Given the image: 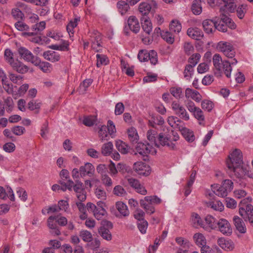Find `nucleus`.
I'll list each match as a JSON object with an SVG mask.
<instances>
[{"mask_svg":"<svg viewBox=\"0 0 253 253\" xmlns=\"http://www.w3.org/2000/svg\"><path fill=\"white\" fill-rule=\"evenodd\" d=\"M226 165L228 169L237 178H243L248 172L247 168L244 166L242 153L240 149H235L230 154Z\"/></svg>","mask_w":253,"mask_h":253,"instance_id":"obj_1","label":"nucleus"},{"mask_svg":"<svg viewBox=\"0 0 253 253\" xmlns=\"http://www.w3.org/2000/svg\"><path fill=\"white\" fill-rule=\"evenodd\" d=\"M157 135V131L155 130H149L147 133V137L151 143V145H154L157 147H159L160 145L163 146H167L170 149H173L175 144L171 143L170 138H169L166 134L161 133L158 136L157 141L156 137Z\"/></svg>","mask_w":253,"mask_h":253,"instance_id":"obj_2","label":"nucleus"},{"mask_svg":"<svg viewBox=\"0 0 253 253\" xmlns=\"http://www.w3.org/2000/svg\"><path fill=\"white\" fill-rule=\"evenodd\" d=\"M213 64L216 70L215 74H220L222 72L227 78L231 76L232 67L230 63L227 60L222 61L221 57L218 54H215L212 58Z\"/></svg>","mask_w":253,"mask_h":253,"instance_id":"obj_3","label":"nucleus"},{"mask_svg":"<svg viewBox=\"0 0 253 253\" xmlns=\"http://www.w3.org/2000/svg\"><path fill=\"white\" fill-rule=\"evenodd\" d=\"M213 192L218 197H225L233 189V182L231 180L225 179L222 185L214 184L211 185Z\"/></svg>","mask_w":253,"mask_h":253,"instance_id":"obj_4","label":"nucleus"},{"mask_svg":"<svg viewBox=\"0 0 253 253\" xmlns=\"http://www.w3.org/2000/svg\"><path fill=\"white\" fill-rule=\"evenodd\" d=\"M112 228L113 224L111 221L102 220L101 221V225L98 229V231L103 239L109 241L112 239V236L110 231Z\"/></svg>","mask_w":253,"mask_h":253,"instance_id":"obj_5","label":"nucleus"},{"mask_svg":"<svg viewBox=\"0 0 253 253\" xmlns=\"http://www.w3.org/2000/svg\"><path fill=\"white\" fill-rule=\"evenodd\" d=\"M153 149L152 146L149 143H138L135 147L134 155L137 156L139 155L141 159L147 161L148 160V155L152 152Z\"/></svg>","mask_w":253,"mask_h":253,"instance_id":"obj_6","label":"nucleus"},{"mask_svg":"<svg viewBox=\"0 0 253 253\" xmlns=\"http://www.w3.org/2000/svg\"><path fill=\"white\" fill-rule=\"evenodd\" d=\"M138 58L141 62L147 61L148 60L153 65H156L158 62L157 53L154 50L148 52L146 50H141L138 54Z\"/></svg>","mask_w":253,"mask_h":253,"instance_id":"obj_7","label":"nucleus"},{"mask_svg":"<svg viewBox=\"0 0 253 253\" xmlns=\"http://www.w3.org/2000/svg\"><path fill=\"white\" fill-rule=\"evenodd\" d=\"M239 213L245 221H249L253 226V206L251 204H247L240 207Z\"/></svg>","mask_w":253,"mask_h":253,"instance_id":"obj_8","label":"nucleus"},{"mask_svg":"<svg viewBox=\"0 0 253 253\" xmlns=\"http://www.w3.org/2000/svg\"><path fill=\"white\" fill-rule=\"evenodd\" d=\"M217 48L228 58H232L235 56V52L233 46L228 42L223 41L219 42Z\"/></svg>","mask_w":253,"mask_h":253,"instance_id":"obj_9","label":"nucleus"},{"mask_svg":"<svg viewBox=\"0 0 253 253\" xmlns=\"http://www.w3.org/2000/svg\"><path fill=\"white\" fill-rule=\"evenodd\" d=\"M20 57L24 60L31 62L33 64H36L38 60V57L34 54L28 49L24 47H20L18 50Z\"/></svg>","mask_w":253,"mask_h":253,"instance_id":"obj_10","label":"nucleus"},{"mask_svg":"<svg viewBox=\"0 0 253 253\" xmlns=\"http://www.w3.org/2000/svg\"><path fill=\"white\" fill-rule=\"evenodd\" d=\"M76 184L74 183L72 189L76 193V196L79 201L83 202L86 199V192L84 188L82 182L79 180H75Z\"/></svg>","mask_w":253,"mask_h":253,"instance_id":"obj_11","label":"nucleus"},{"mask_svg":"<svg viewBox=\"0 0 253 253\" xmlns=\"http://www.w3.org/2000/svg\"><path fill=\"white\" fill-rule=\"evenodd\" d=\"M216 228L224 235L229 236L232 233L230 223L225 219L221 218L216 222Z\"/></svg>","mask_w":253,"mask_h":253,"instance_id":"obj_12","label":"nucleus"},{"mask_svg":"<svg viewBox=\"0 0 253 253\" xmlns=\"http://www.w3.org/2000/svg\"><path fill=\"white\" fill-rule=\"evenodd\" d=\"M133 169L140 175L148 176L151 172L149 166L141 162L135 163L133 165Z\"/></svg>","mask_w":253,"mask_h":253,"instance_id":"obj_13","label":"nucleus"},{"mask_svg":"<svg viewBox=\"0 0 253 253\" xmlns=\"http://www.w3.org/2000/svg\"><path fill=\"white\" fill-rule=\"evenodd\" d=\"M172 110L175 114L178 115L181 119L185 121L189 120V116L185 109L176 102H173L171 104Z\"/></svg>","mask_w":253,"mask_h":253,"instance_id":"obj_14","label":"nucleus"},{"mask_svg":"<svg viewBox=\"0 0 253 253\" xmlns=\"http://www.w3.org/2000/svg\"><path fill=\"white\" fill-rule=\"evenodd\" d=\"M45 28V22L44 21H41L37 23L32 27V30L34 32H24L22 36L24 37H32L36 35H40L41 32Z\"/></svg>","mask_w":253,"mask_h":253,"instance_id":"obj_15","label":"nucleus"},{"mask_svg":"<svg viewBox=\"0 0 253 253\" xmlns=\"http://www.w3.org/2000/svg\"><path fill=\"white\" fill-rule=\"evenodd\" d=\"M129 29L133 33L136 34L139 32L140 26L138 20L135 16H130L127 21Z\"/></svg>","mask_w":253,"mask_h":253,"instance_id":"obj_16","label":"nucleus"},{"mask_svg":"<svg viewBox=\"0 0 253 253\" xmlns=\"http://www.w3.org/2000/svg\"><path fill=\"white\" fill-rule=\"evenodd\" d=\"M127 181L130 186L134 188L137 192L143 195L146 194L147 190L140 184L138 180L133 178H130L127 179Z\"/></svg>","mask_w":253,"mask_h":253,"instance_id":"obj_17","label":"nucleus"},{"mask_svg":"<svg viewBox=\"0 0 253 253\" xmlns=\"http://www.w3.org/2000/svg\"><path fill=\"white\" fill-rule=\"evenodd\" d=\"M216 19H217V17H214L212 20L206 19L203 21L202 23L203 27L206 33L210 34L215 31Z\"/></svg>","mask_w":253,"mask_h":253,"instance_id":"obj_18","label":"nucleus"},{"mask_svg":"<svg viewBox=\"0 0 253 253\" xmlns=\"http://www.w3.org/2000/svg\"><path fill=\"white\" fill-rule=\"evenodd\" d=\"M80 172L82 177H84L86 175L91 176L94 172V168L91 163H86L84 166L80 167Z\"/></svg>","mask_w":253,"mask_h":253,"instance_id":"obj_19","label":"nucleus"},{"mask_svg":"<svg viewBox=\"0 0 253 253\" xmlns=\"http://www.w3.org/2000/svg\"><path fill=\"white\" fill-rule=\"evenodd\" d=\"M141 23L142 30L146 35H150L152 31V23L150 19L147 17H143L141 18Z\"/></svg>","mask_w":253,"mask_h":253,"instance_id":"obj_20","label":"nucleus"},{"mask_svg":"<svg viewBox=\"0 0 253 253\" xmlns=\"http://www.w3.org/2000/svg\"><path fill=\"white\" fill-rule=\"evenodd\" d=\"M187 34L189 37L196 40H200L204 36L201 30L197 27L188 28Z\"/></svg>","mask_w":253,"mask_h":253,"instance_id":"obj_21","label":"nucleus"},{"mask_svg":"<svg viewBox=\"0 0 253 253\" xmlns=\"http://www.w3.org/2000/svg\"><path fill=\"white\" fill-rule=\"evenodd\" d=\"M44 58L52 62H57L60 59V54L54 51L48 50L43 52L42 54Z\"/></svg>","mask_w":253,"mask_h":253,"instance_id":"obj_22","label":"nucleus"},{"mask_svg":"<svg viewBox=\"0 0 253 253\" xmlns=\"http://www.w3.org/2000/svg\"><path fill=\"white\" fill-rule=\"evenodd\" d=\"M218 245L223 249L232 251L234 248V244L230 240H226L224 238H220L217 240Z\"/></svg>","mask_w":253,"mask_h":253,"instance_id":"obj_23","label":"nucleus"},{"mask_svg":"<svg viewBox=\"0 0 253 253\" xmlns=\"http://www.w3.org/2000/svg\"><path fill=\"white\" fill-rule=\"evenodd\" d=\"M178 129L187 141L192 142L194 141L195 135L193 131L182 126H178Z\"/></svg>","mask_w":253,"mask_h":253,"instance_id":"obj_24","label":"nucleus"},{"mask_svg":"<svg viewBox=\"0 0 253 253\" xmlns=\"http://www.w3.org/2000/svg\"><path fill=\"white\" fill-rule=\"evenodd\" d=\"M185 97L187 98H191L197 102H199L202 98V95L196 90L187 88L185 90Z\"/></svg>","mask_w":253,"mask_h":253,"instance_id":"obj_25","label":"nucleus"},{"mask_svg":"<svg viewBox=\"0 0 253 253\" xmlns=\"http://www.w3.org/2000/svg\"><path fill=\"white\" fill-rule=\"evenodd\" d=\"M36 64H33L36 66H38L44 73H49L52 70L51 64L47 62L42 61L41 59L38 57V60Z\"/></svg>","mask_w":253,"mask_h":253,"instance_id":"obj_26","label":"nucleus"},{"mask_svg":"<svg viewBox=\"0 0 253 253\" xmlns=\"http://www.w3.org/2000/svg\"><path fill=\"white\" fill-rule=\"evenodd\" d=\"M233 220L236 229L241 233H245L246 227L242 219L236 215L234 216Z\"/></svg>","mask_w":253,"mask_h":253,"instance_id":"obj_27","label":"nucleus"},{"mask_svg":"<svg viewBox=\"0 0 253 253\" xmlns=\"http://www.w3.org/2000/svg\"><path fill=\"white\" fill-rule=\"evenodd\" d=\"M192 221L193 226L196 228L201 227L204 229H207V227H205L204 221H202L199 215L196 213L192 214Z\"/></svg>","mask_w":253,"mask_h":253,"instance_id":"obj_28","label":"nucleus"},{"mask_svg":"<svg viewBox=\"0 0 253 253\" xmlns=\"http://www.w3.org/2000/svg\"><path fill=\"white\" fill-rule=\"evenodd\" d=\"M220 15L221 17L220 18H219L218 22L228 25V27L231 29H235L236 28V25L232 22L231 19L226 15L225 11L220 12Z\"/></svg>","mask_w":253,"mask_h":253,"instance_id":"obj_29","label":"nucleus"},{"mask_svg":"<svg viewBox=\"0 0 253 253\" xmlns=\"http://www.w3.org/2000/svg\"><path fill=\"white\" fill-rule=\"evenodd\" d=\"M11 67L14 70L21 74H24L28 71L29 68L23 63L16 61L12 64Z\"/></svg>","mask_w":253,"mask_h":253,"instance_id":"obj_30","label":"nucleus"},{"mask_svg":"<svg viewBox=\"0 0 253 253\" xmlns=\"http://www.w3.org/2000/svg\"><path fill=\"white\" fill-rule=\"evenodd\" d=\"M116 146L118 150L122 154H126L128 152L129 146L121 140L116 142Z\"/></svg>","mask_w":253,"mask_h":253,"instance_id":"obj_31","label":"nucleus"},{"mask_svg":"<svg viewBox=\"0 0 253 253\" xmlns=\"http://www.w3.org/2000/svg\"><path fill=\"white\" fill-rule=\"evenodd\" d=\"M194 240L196 245L200 247L206 246V239L204 236L200 233H196L193 236Z\"/></svg>","mask_w":253,"mask_h":253,"instance_id":"obj_32","label":"nucleus"},{"mask_svg":"<svg viewBox=\"0 0 253 253\" xmlns=\"http://www.w3.org/2000/svg\"><path fill=\"white\" fill-rule=\"evenodd\" d=\"M116 208L119 212L124 216H128L129 214V211L126 204L121 201L116 203Z\"/></svg>","mask_w":253,"mask_h":253,"instance_id":"obj_33","label":"nucleus"},{"mask_svg":"<svg viewBox=\"0 0 253 253\" xmlns=\"http://www.w3.org/2000/svg\"><path fill=\"white\" fill-rule=\"evenodd\" d=\"M152 8L150 4L147 2H142L140 3L138 6V11L142 15L146 16L148 15Z\"/></svg>","mask_w":253,"mask_h":253,"instance_id":"obj_34","label":"nucleus"},{"mask_svg":"<svg viewBox=\"0 0 253 253\" xmlns=\"http://www.w3.org/2000/svg\"><path fill=\"white\" fill-rule=\"evenodd\" d=\"M201 0H194L191 5V10L195 15H199L202 13V7Z\"/></svg>","mask_w":253,"mask_h":253,"instance_id":"obj_35","label":"nucleus"},{"mask_svg":"<svg viewBox=\"0 0 253 253\" xmlns=\"http://www.w3.org/2000/svg\"><path fill=\"white\" fill-rule=\"evenodd\" d=\"M225 4L223 6L220 8V12L222 11H229L230 12H233L236 8V4L234 2V0H230L228 2H224Z\"/></svg>","mask_w":253,"mask_h":253,"instance_id":"obj_36","label":"nucleus"},{"mask_svg":"<svg viewBox=\"0 0 253 253\" xmlns=\"http://www.w3.org/2000/svg\"><path fill=\"white\" fill-rule=\"evenodd\" d=\"M94 195L97 199L101 201H104L107 198L106 192L101 186L97 187L94 189Z\"/></svg>","mask_w":253,"mask_h":253,"instance_id":"obj_37","label":"nucleus"},{"mask_svg":"<svg viewBox=\"0 0 253 253\" xmlns=\"http://www.w3.org/2000/svg\"><path fill=\"white\" fill-rule=\"evenodd\" d=\"M113 145L111 142L104 144L101 147V153L103 155L107 156L111 155L113 151Z\"/></svg>","mask_w":253,"mask_h":253,"instance_id":"obj_38","label":"nucleus"},{"mask_svg":"<svg viewBox=\"0 0 253 253\" xmlns=\"http://www.w3.org/2000/svg\"><path fill=\"white\" fill-rule=\"evenodd\" d=\"M92 83V80L87 79L84 80L82 84L80 85L78 91L80 94H84L86 91L87 88Z\"/></svg>","mask_w":253,"mask_h":253,"instance_id":"obj_39","label":"nucleus"},{"mask_svg":"<svg viewBox=\"0 0 253 253\" xmlns=\"http://www.w3.org/2000/svg\"><path fill=\"white\" fill-rule=\"evenodd\" d=\"M117 6L119 11L122 15L126 14L130 8L129 4L126 1H119L117 2Z\"/></svg>","mask_w":253,"mask_h":253,"instance_id":"obj_40","label":"nucleus"},{"mask_svg":"<svg viewBox=\"0 0 253 253\" xmlns=\"http://www.w3.org/2000/svg\"><path fill=\"white\" fill-rule=\"evenodd\" d=\"M161 36L162 39L168 43L172 44L174 41V36L171 32L168 31H162L161 33Z\"/></svg>","mask_w":253,"mask_h":253,"instance_id":"obj_41","label":"nucleus"},{"mask_svg":"<svg viewBox=\"0 0 253 253\" xmlns=\"http://www.w3.org/2000/svg\"><path fill=\"white\" fill-rule=\"evenodd\" d=\"M169 28L171 32L178 34L181 30V25L178 20H173L169 24Z\"/></svg>","mask_w":253,"mask_h":253,"instance_id":"obj_42","label":"nucleus"},{"mask_svg":"<svg viewBox=\"0 0 253 253\" xmlns=\"http://www.w3.org/2000/svg\"><path fill=\"white\" fill-rule=\"evenodd\" d=\"M128 138L132 143H136L138 140V135L136 130L134 127H131L127 130Z\"/></svg>","mask_w":253,"mask_h":253,"instance_id":"obj_43","label":"nucleus"},{"mask_svg":"<svg viewBox=\"0 0 253 253\" xmlns=\"http://www.w3.org/2000/svg\"><path fill=\"white\" fill-rule=\"evenodd\" d=\"M80 17H75L73 20H71L69 24L67 25V31L70 35V33L72 34H74V29L78 25V22L80 21Z\"/></svg>","mask_w":253,"mask_h":253,"instance_id":"obj_44","label":"nucleus"},{"mask_svg":"<svg viewBox=\"0 0 253 253\" xmlns=\"http://www.w3.org/2000/svg\"><path fill=\"white\" fill-rule=\"evenodd\" d=\"M97 121V118L93 115L85 116L84 118L83 123L86 126H92Z\"/></svg>","mask_w":253,"mask_h":253,"instance_id":"obj_45","label":"nucleus"},{"mask_svg":"<svg viewBox=\"0 0 253 253\" xmlns=\"http://www.w3.org/2000/svg\"><path fill=\"white\" fill-rule=\"evenodd\" d=\"M168 122L171 127H177V128H178V126H181L179 124L182 123L180 119L174 116L169 117L168 118Z\"/></svg>","mask_w":253,"mask_h":253,"instance_id":"obj_46","label":"nucleus"},{"mask_svg":"<svg viewBox=\"0 0 253 253\" xmlns=\"http://www.w3.org/2000/svg\"><path fill=\"white\" fill-rule=\"evenodd\" d=\"M69 43L68 41H64L62 44L60 45L53 44L51 45L50 47L54 50H58L61 51H68L69 50Z\"/></svg>","mask_w":253,"mask_h":253,"instance_id":"obj_47","label":"nucleus"},{"mask_svg":"<svg viewBox=\"0 0 253 253\" xmlns=\"http://www.w3.org/2000/svg\"><path fill=\"white\" fill-rule=\"evenodd\" d=\"M96 65L98 67H99L102 65H106L109 62L108 58L105 55L97 54L96 55Z\"/></svg>","mask_w":253,"mask_h":253,"instance_id":"obj_48","label":"nucleus"},{"mask_svg":"<svg viewBox=\"0 0 253 253\" xmlns=\"http://www.w3.org/2000/svg\"><path fill=\"white\" fill-rule=\"evenodd\" d=\"M216 220L211 215H207L205 218V222L206 224L208 225V228H210L211 229H215L216 228Z\"/></svg>","mask_w":253,"mask_h":253,"instance_id":"obj_49","label":"nucleus"},{"mask_svg":"<svg viewBox=\"0 0 253 253\" xmlns=\"http://www.w3.org/2000/svg\"><path fill=\"white\" fill-rule=\"evenodd\" d=\"M41 107V103L37 102L36 101L32 100L28 103V108L31 110H35V113L38 114Z\"/></svg>","mask_w":253,"mask_h":253,"instance_id":"obj_50","label":"nucleus"},{"mask_svg":"<svg viewBox=\"0 0 253 253\" xmlns=\"http://www.w3.org/2000/svg\"><path fill=\"white\" fill-rule=\"evenodd\" d=\"M140 204L148 213H153L155 212V209L154 207L151 204H148L145 202V200L143 199L140 201Z\"/></svg>","mask_w":253,"mask_h":253,"instance_id":"obj_51","label":"nucleus"},{"mask_svg":"<svg viewBox=\"0 0 253 253\" xmlns=\"http://www.w3.org/2000/svg\"><path fill=\"white\" fill-rule=\"evenodd\" d=\"M2 84L4 89L7 93L11 94L15 91L12 84L9 83L7 79L4 81H2Z\"/></svg>","mask_w":253,"mask_h":253,"instance_id":"obj_52","label":"nucleus"},{"mask_svg":"<svg viewBox=\"0 0 253 253\" xmlns=\"http://www.w3.org/2000/svg\"><path fill=\"white\" fill-rule=\"evenodd\" d=\"M80 236L83 241L89 242L93 239L92 234L87 230H83L80 232Z\"/></svg>","mask_w":253,"mask_h":253,"instance_id":"obj_53","label":"nucleus"},{"mask_svg":"<svg viewBox=\"0 0 253 253\" xmlns=\"http://www.w3.org/2000/svg\"><path fill=\"white\" fill-rule=\"evenodd\" d=\"M107 129V127L105 125L102 126L99 128L98 131L99 137L101 141L107 139V137L108 136L109 133Z\"/></svg>","mask_w":253,"mask_h":253,"instance_id":"obj_54","label":"nucleus"},{"mask_svg":"<svg viewBox=\"0 0 253 253\" xmlns=\"http://www.w3.org/2000/svg\"><path fill=\"white\" fill-rule=\"evenodd\" d=\"M201 55L199 53L193 54L189 59L188 65H191L192 67H194L200 60Z\"/></svg>","mask_w":253,"mask_h":253,"instance_id":"obj_55","label":"nucleus"},{"mask_svg":"<svg viewBox=\"0 0 253 253\" xmlns=\"http://www.w3.org/2000/svg\"><path fill=\"white\" fill-rule=\"evenodd\" d=\"M247 5L246 4H241L237 8V15L240 19H243L247 12Z\"/></svg>","mask_w":253,"mask_h":253,"instance_id":"obj_56","label":"nucleus"},{"mask_svg":"<svg viewBox=\"0 0 253 253\" xmlns=\"http://www.w3.org/2000/svg\"><path fill=\"white\" fill-rule=\"evenodd\" d=\"M192 113L195 118L199 121V124L202 125V122L205 120V116L202 110L200 108H198V109Z\"/></svg>","mask_w":253,"mask_h":253,"instance_id":"obj_57","label":"nucleus"},{"mask_svg":"<svg viewBox=\"0 0 253 253\" xmlns=\"http://www.w3.org/2000/svg\"><path fill=\"white\" fill-rule=\"evenodd\" d=\"M60 184L62 186L60 187V189L63 191H65L67 189L69 190V191L72 190L74 182L72 180L69 179L67 182L61 181H60Z\"/></svg>","mask_w":253,"mask_h":253,"instance_id":"obj_58","label":"nucleus"},{"mask_svg":"<svg viewBox=\"0 0 253 253\" xmlns=\"http://www.w3.org/2000/svg\"><path fill=\"white\" fill-rule=\"evenodd\" d=\"M114 195L117 196H125L126 195V192L124 188L121 185L116 186L113 191Z\"/></svg>","mask_w":253,"mask_h":253,"instance_id":"obj_59","label":"nucleus"},{"mask_svg":"<svg viewBox=\"0 0 253 253\" xmlns=\"http://www.w3.org/2000/svg\"><path fill=\"white\" fill-rule=\"evenodd\" d=\"M201 107L203 109L210 112L213 108V103L210 100H204L201 103Z\"/></svg>","mask_w":253,"mask_h":253,"instance_id":"obj_60","label":"nucleus"},{"mask_svg":"<svg viewBox=\"0 0 253 253\" xmlns=\"http://www.w3.org/2000/svg\"><path fill=\"white\" fill-rule=\"evenodd\" d=\"M106 214L107 211L105 209L96 208L93 213V215L97 220H100Z\"/></svg>","mask_w":253,"mask_h":253,"instance_id":"obj_61","label":"nucleus"},{"mask_svg":"<svg viewBox=\"0 0 253 253\" xmlns=\"http://www.w3.org/2000/svg\"><path fill=\"white\" fill-rule=\"evenodd\" d=\"M9 78L10 81L14 84H22V77L12 73H9Z\"/></svg>","mask_w":253,"mask_h":253,"instance_id":"obj_62","label":"nucleus"},{"mask_svg":"<svg viewBox=\"0 0 253 253\" xmlns=\"http://www.w3.org/2000/svg\"><path fill=\"white\" fill-rule=\"evenodd\" d=\"M211 208L215 211H221L224 209V206L222 203L219 201H214L211 202L210 204Z\"/></svg>","mask_w":253,"mask_h":253,"instance_id":"obj_63","label":"nucleus"},{"mask_svg":"<svg viewBox=\"0 0 253 253\" xmlns=\"http://www.w3.org/2000/svg\"><path fill=\"white\" fill-rule=\"evenodd\" d=\"M4 58L11 66L12 65V64H13L15 62L13 57V53L9 49H5L4 51Z\"/></svg>","mask_w":253,"mask_h":253,"instance_id":"obj_64","label":"nucleus"}]
</instances>
